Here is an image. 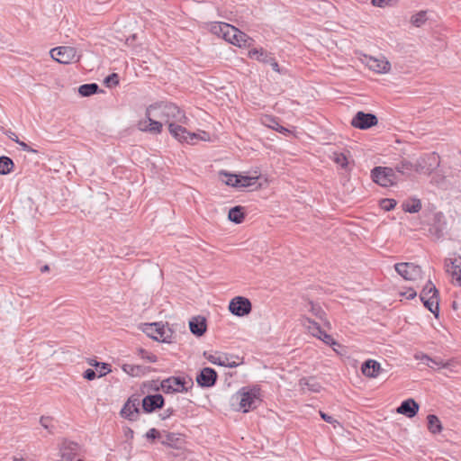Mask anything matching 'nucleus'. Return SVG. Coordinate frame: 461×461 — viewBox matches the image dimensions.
I'll return each instance as SVG.
<instances>
[{
    "label": "nucleus",
    "mask_w": 461,
    "mask_h": 461,
    "mask_svg": "<svg viewBox=\"0 0 461 461\" xmlns=\"http://www.w3.org/2000/svg\"><path fill=\"white\" fill-rule=\"evenodd\" d=\"M172 121L188 122L189 119L185 112L174 103L158 101L147 106L145 117L138 121L137 128L140 131L160 134L163 131V122L168 126Z\"/></svg>",
    "instance_id": "nucleus-1"
},
{
    "label": "nucleus",
    "mask_w": 461,
    "mask_h": 461,
    "mask_svg": "<svg viewBox=\"0 0 461 461\" xmlns=\"http://www.w3.org/2000/svg\"><path fill=\"white\" fill-rule=\"evenodd\" d=\"M204 28L212 34L238 48H250L254 40L237 27L223 22H208Z\"/></svg>",
    "instance_id": "nucleus-2"
},
{
    "label": "nucleus",
    "mask_w": 461,
    "mask_h": 461,
    "mask_svg": "<svg viewBox=\"0 0 461 461\" xmlns=\"http://www.w3.org/2000/svg\"><path fill=\"white\" fill-rule=\"evenodd\" d=\"M261 390L258 385L241 387L231 397V405L235 411L247 413L261 402Z\"/></svg>",
    "instance_id": "nucleus-3"
},
{
    "label": "nucleus",
    "mask_w": 461,
    "mask_h": 461,
    "mask_svg": "<svg viewBox=\"0 0 461 461\" xmlns=\"http://www.w3.org/2000/svg\"><path fill=\"white\" fill-rule=\"evenodd\" d=\"M220 180L226 185L236 189L254 188L260 189L261 184L258 183L260 173L258 170L252 172L251 175L245 173L231 174L226 171L219 172Z\"/></svg>",
    "instance_id": "nucleus-4"
},
{
    "label": "nucleus",
    "mask_w": 461,
    "mask_h": 461,
    "mask_svg": "<svg viewBox=\"0 0 461 461\" xmlns=\"http://www.w3.org/2000/svg\"><path fill=\"white\" fill-rule=\"evenodd\" d=\"M142 330L157 341L170 343L174 339L173 330L168 324H163L162 322L146 323Z\"/></svg>",
    "instance_id": "nucleus-5"
},
{
    "label": "nucleus",
    "mask_w": 461,
    "mask_h": 461,
    "mask_svg": "<svg viewBox=\"0 0 461 461\" xmlns=\"http://www.w3.org/2000/svg\"><path fill=\"white\" fill-rule=\"evenodd\" d=\"M420 300L424 306L438 318L439 312V295L432 282L429 281L424 286L420 293Z\"/></svg>",
    "instance_id": "nucleus-6"
},
{
    "label": "nucleus",
    "mask_w": 461,
    "mask_h": 461,
    "mask_svg": "<svg viewBox=\"0 0 461 461\" xmlns=\"http://www.w3.org/2000/svg\"><path fill=\"white\" fill-rule=\"evenodd\" d=\"M50 57L60 64H72L78 62L82 57L81 53L72 46H59L50 51Z\"/></svg>",
    "instance_id": "nucleus-7"
},
{
    "label": "nucleus",
    "mask_w": 461,
    "mask_h": 461,
    "mask_svg": "<svg viewBox=\"0 0 461 461\" xmlns=\"http://www.w3.org/2000/svg\"><path fill=\"white\" fill-rule=\"evenodd\" d=\"M371 178L375 183L383 187L395 185L398 182L395 170L388 167H375L373 168Z\"/></svg>",
    "instance_id": "nucleus-8"
},
{
    "label": "nucleus",
    "mask_w": 461,
    "mask_h": 461,
    "mask_svg": "<svg viewBox=\"0 0 461 461\" xmlns=\"http://www.w3.org/2000/svg\"><path fill=\"white\" fill-rule=\"evenodd\" d=\"M361 61L369 70L376 74H388L392 68L391 63L384 56L374 57L364 55Z\"/></svg>",
    "instance_id": "nucleus-9"
},
{
    "label": "nucleus",
    "mask_w": 461,
    "mask_h": 461,
    "mask_svg": "<svg viewBox=\"0 0 461 461\" xmlns=\"http://www.w3.org/2000/svg\"><path fill=\"white\" fill-rule=\"evenodd\" d=\"M394 269L406 281L415 282L422 277L421 267L411 262L396 263Z\"/></svg>",
    "instance_id": "nucleus-10"
},
{
    "label": "nucleus",
    "mask_w": 461,
    "mask_h": 461,
    "mask_svg": "<svg viewBox=\"0 0 461 461\" xmlns=\"http://www.w3.org/2000/svg\"><path fill=\"white\" fill-rule=\"evenodd\" d=\"M445 270L453 285L461 286V256L453 254L445 259Z\"/></svg>",
    "instance_id": "nucleus-11"
},
{
    "label": "nucleus",
    "mask_w": 461,
    "mask_h": 461,
    "mask_svg": "<svg viewBox=\"0 0 461 461\" xmlns=\"http://www.w3.org/2000/svg\"><path fill=\"white\" fill-rule=\"evenodd\" d=\"M229 311L235 316L244 317L249 315L252 310L250 301L243 296H236L230 301Z\"/></svg>",
    "instance_id": "nucleus-12"
},
{
    "label": "nucleus",
    "mask_w": 461,
    "mask_h": 461,
    "mask_svg": "<svg viewBox=\"0 0 461 461\" xmlns=\"http://www.w3.org/2000/svg\"><path fill=\"white\" fill-rule=\"evenodd\" d=\"M423 163L424 158L418 159L415 163L404 159L397 164L395 170L398 173L406 176L411 175L412 172L429 175V169H424Z\"/></svg>",
    "instance_id": "nucleus-13"
},
{
    "label": "nucleus",
    "mask_w": 461,
    "mask_h": 461,
    "mask_svg": "<svg viewBox=\"0 0 461 461\" xmlns=\"http://www.w3.org/2000/svg\"><path fill=\"white\" fill-rule=\"evenodd\" d=\"M187 123L180 121H172L167 126L171 136L181 143L189 144L190 142L192 132L185 127Z\"/></svg>",
    "instance_id": "nucleus-14"
},
{
    "label": "nucleus",
    "mask_w": 461,
    "mask_h": 461,
    "mask_svg": "<svg viewBox=\"0 0 461 461\" xmlns=\"http://www.w3.org/2000/svg\"><path fill=\"white\" fill-rule=\"evenodd\" d=\"M140 400L136 395H131L123 404L120 414L122 418L131 421L137 420L140 415Z\"/></svg>",
    "instance_id": "nucleus-15"
},
{
    "label": "nucleus",
    "mask_w": 461,
    "mask_h": 461,
    "mask_svg": "<svg viewBox=\"0 0 461 461\" xmlns=\"http://www.w3.org/2000/svg\"><path fill=\"white\" fill-rule=\"evenodd\" d=\"M378 123L375 114L357 112L351 120V125L356 129L366 130Z\"/></svg>",
    "instance_id": "nucleus-16"
},
{
    "label": "nucleus",
    "mask_w": 461,
    "mask_h": 461,
    "mask_svg": "<svg viewBox=\"0 0 461 461\" xmlns=\"http://www.w3.org/2000/svg\"><path fill=\"white\" fill-rule=\"evenodd\" d=\"M59 461H82L77 456V444L68 440L62 441L59 445Z\"/></svg>",
    "instance_id": "nucleus-17"
},
{
    "label": "nucleus",
    "mask_w": 461,
    "mask_h": 461,
    "mask_svg": "<svg viewBox=\"0 0 461 461\" xmlns=\"http://www.w3.org/2000/svg\"><path fill=\"white\" fill-rule=\"evenodd\" d=\"M160 387L166 393H185L187 391L185 379L175 376L163 380Z\"/></svg>",
    "instance_id": "nucleus-18"
},
{
    "label": "nucleus",
    "mask_w": 461,
    "mask_h": 461,
    "mask_svg": "<svg viewBox=\"0 0 461 461\" xmlns=\"http://www.w3.org/2000/svg\"><path fill=\"white\" fill-rule=\"evenodd\" d=\"M383 368L379 362L375 359H367L361 366L363 375L368 378H377L382 373Z\"/></svg>",
    "instance_id": "nucleus-19"
},
{
    "label": "nucleus",
    "mask_w": 461,
    "mask_h": 461,
    "mask_svg": "<svg viewBox=\"0 0 461 461\" xmlns=\"http://www.w3.org/2000/svg\"><path fill=\"white\" fill-rule=\"evenodd\" d=\"M164 406V397L161 394L147 395L142 400V409L145 412H152Z\"/></svg>",
    "instance_id": "nucleus-20"
},
{
    "label": "nucleus",
    "mask_w": 461,
    "mask_h": 461,
    "mask_svg": "<svg viewBox=\"0 0 461 461\" xmlns=\"http://www.w3.org/2000/svg\"><path fill=\"white\" fill-rule=\"evenodd\" d=\"M203 356L210 363L214 365L229 367H234L239 365L238 362L230 361L229 357L225 354L218 352H204Z\"/></svg>",
    "instance_id": "nucleus-21"
},
{
    "label": "nucleus",
    "mask_w": 461,
    "mask_h": 461,
    "mask_svg": "<svg viewBox=\"0 0 461 461\" xmlns=\"http://www.w3.org/2000/svg\"><path fill=\"white\" fill-rule=\"evenodd\" d=\"M217 379V373L210 367H204L196 377L198 384L203 387L212 386Z\"/></svg>",
    "instance_id": "nucleus-22"
},
{
    "label": "nucleus",
    "mask_w": 461,
    "mask_h": 461,
    "mask_svg": "<svg viewBox=\"0 0 461 461\" xmlns=\"http://www.w3.org/2000/svg\"><path fill=\"white\" fill-rule=\"evenodd\" d=\"M419 409V403L415 400L410 398L403 401L396 409V411L397 413L405 415L408 418H413L418 413Z\"/></svg>",
    "instance_id": "nucleus-23"
},
{
    "label": "nucleus",
    "mask_w": 461,
    "mask_h": 461,
    "mask_svg": "<svg viewBox=\"0 0 461 461\" xmlns=\"http://www.w3.org/2000/svg\"><path fill=\"white\" fill-rule=\"evenodd\" d=\"M189 329L195 336H203L207 330L206 319L201 315L193 317L189 321Z\"/></svg>",
    "instance_id": "nucleus-24"
},
{
    "label": "nucleus",
    "mask_w": 461,
    "mask_h": 461,
    "mask_svg": "<svg viewBox=\"0 0 461 461\" xmlns=\"http://www.w3.org/2000/svg\"><path fill=\"white\" fill-rule=\"evenodd\" d=\"M162 444L175 449H181L185 444V436L180 433L167 432Z\"/></svg>",
    "instance_id": "nucleus-25"
},
{
    "label": "nucleus",
    "mask_w": 461,
    "mask_h": 461,
    "mask_svg": "<svg viewBox=\"0 0 461 461\" xmlns=\"http://www.w3.org/2000/svg\"><path fill=\"white\" fill-rule=\"evenodd\" d=\"M260 122L263 125L273 129L276 131L277 132L283 133V134H289L290 131L284 126L280 125L276 119L271 115H262L260 117Z\"/></svg>",
    "instance_id": "nucleus-26"
},
{
    "label": "nucleus",
    "mask_w": 461,
    "mask_h": 461,
    "mask_svg": "<svg viewBox=\"0 0 461 461\" xmlns=\"http://www.w3.org/2000/svg\"><path fill=\"white\" fill-rule=\"evenodd\" d=\"M269 53L263 48H251L248 52V57L262 63L268 62Z\"/></svg>",
    "instance_id": "nucleus-27"
},
{
    "label": "nucleus",
    "mask_w": 461,
    "mask_h": 461,
    "mask_svg": "<svg viewBox=\"0 0 461 461\" xmlns=\"http://www.w3.org/2000/svg\"><path fill=\"white\" fill-rule=\"evenodd\" d=\"M428 429L431 434H439L443 430L440 420L434 414L427 416Z\"/></svg>",
    "instance_id": "nucleus-28"
},
{
    "label": "nucleus",
    "mask_w": 461,
    "mask_h": 461,
    "mask_svg": "<svg viewBox=\"0 0 461 461\" xmlns=\"http://www.w3.org/2000/svg\"><path fill=\"white\" fill-rule=\"evenodd\" d=\"M228 219L237 224L241 223L245 219V209L242 206H235L229 211Z\"/></svg>",
    "instance_id": "nucleus-29"
},
{
    "label": "nucleus",
    "mask_w": 461,
    "mask_h": 461,
    "mask_svg": "<svg viewBox=\"0 0 461 461\" xmlns=\"http://www.w3.org/2000/svg\"><path fill=\"white\" fill-rule=\"evenodd\" d=\"M300 322L312 336L319 335L321 333V328L320 325L310 318L303 316L300 319Z\"/></svg>",
    "instance_id": "nucleus-30"
},
{
    "label": "nucleus",
    "mask_w": 461,
    "mask_h": 461,
    "mask_svg": "<svg viewBox=\"0 0 461 461\" xmlns=\"http://www.w3.org/2000/svg\"><path fill=\"white\" fill-rule=\"evenodd\" d=\"M189 145H195L199 141L211 142L212 138L211 134L205 131L199 130L197 132H192Z\"/></svg>",
    "instance_id": "nucleus-31"
},
{
    "label": "nucleus",
    "mask_w": 461,
    "mask_h": 461,
    "mask_svg": "<svg viewBox=\"0 0 461 461\" xmlns=\"http://www.w3.org/2000/svg\"><path fill=\"white\" fill-rule=\"evenodd\" d=\"M402 209L407 212H418L421 209V202L417 198L408 199L402 203Z\"/></svg>",
    "instance_id": "nucleus-32"
},
{
    "label": "nucleus",
    "mask_w": 461,
    "mask_h": 461,
    "mask_svg": "<svg viewBox=\"0 0 461 461\" xmlns=\"http://www.w3.org/2000/svg\"><path fill=\"white\" fill-rule=\"evenodd\" d=\"M122 369L124 373L131 376H140L144 374L143 367L138 365L123 364Z\"/></svg>",
    "instance_id": "nucleus-33"
},
{
    "label": "nucleus",
    "mask_w": 461,
    "mask_h": 461,
    "mask_svg": "<svg viewBox=\"0 0 461 461\" xmlns=\"http://www.w3.org/2000/svg\"><path fill=\"white\" fill-rule=\"evenodd\" d=\"M14 163L5 156L0 157V175H7L13 171Z\"/></svg>",
    "instance_id": "nucleus-34"
},
{
    "label": "nucleus",
    "mask_w": 461,
    "mask_h": 461,
    "mask_svg": "<svg viewBox=\"0 0 461 461\" xmlns=\"http://www.w3.org/2000/svg\"><path fill=\"white\" fill-rule=\"evenodd\" d=\"M427 20H428L427 12L420 11L411 15L410 22L413 26L420 27L423 24H425Z\"/></svg>",
    "instance_id": "nucleus-35"
},
{
    "label": "nucleus",
    "mask_w": 461,
    "mask_h": 461,
    "mask_svg": "<svg viewBox=\"0 0 461 461\" xmlns=\"http://www.w3.org/2000/svg\"><path fill=\"white\" fill-rule=\"evenodd\" d=\"M334 163L342 168H347L348 165V156L342 152H334L331 156Z\"/></svg>",
    "instance_id": "nucleus-36"
},
{
    "label": "nucleus",
    "mask_w": 461,
    "mask_h": 461,
    "mask_svg": "<svg viewBox=\"0 0 461 461\" xmlns=\"http://www.w3.org/2000/svg\"><path fill=\"white\" fill-rule=\"evenodd\" d=\"M97 90H98V86L95 83L82 85L78 88V92L82 96H89L91 95H94L97 92Z\"/></svg>",
    "instance_id": "nucleus-37"
},
{
    "label": "nucleus",
    "mask_w": 461,
    "mask_h": 461,
    "mask_svg": "<svg viewBox=\"0 0 461 461\" xmlns=\"http://www.w3.org/2000/svg\"><path fill=\"white\" fill-rule=\"evenodd\" d=\"M314 337L318 338L319 339L323 341L325 344L333 347V349L335 351L337 350L335 348V346H339V343L337 341H335L334 339L330 335L327 334L322 330H321V333L319 335H315Z\"/></svg>",
    "instance_id": "nucleus-38"
},
{
    "label": "nucleus",
    "mask_w": 461,
    "mask_h": 461,
    "mask_svg": "<svg viewBox=\"0 0 461 461\" xmlns=\"http://www.w3.org/2000/svg\"><path fill=\"white\" fill-rule=\"evenodd\" d=\"M396 204L397 203L394 199L385 198L380 201V207L385 212L394 209Z\"/></svg>",
    "instance_id": "nucleus-39"
},
{
    "label": "nucleus",
    "mask_w": 461,
    "mask_h": 461,
    "mask_svg": "<svg viewBox=\"0 0 461 461\" xmlns=\"http://www.w3.org/2000/svg\"><path fill=\"white\" fill-rule=\"evenodd\" d=\"M399 295L401 297L411 300V299H414L417 296V292L415 289L409 287V288H406L404 291H401L399 293Z\"/></svg>",
    "instance_id": "nucleus-40"
},
{
    "label": "nucleus",
    "mask_w": 461,
    "mask_h": 461,
    "mask_svg": "<svg viewBox=\"0 0 461 461\" xmlns=\"http://www.w3.org/2000/svg\"><path fill=\"white\" fill-rule=\"evenodd\" d=\"M140 356L141 359L146 360L149 363H155L158 360V357H156V355L149 353L148 351H145V350H141L140 353Z\"/></svg>",
    "instance_id": "nucleus-41"
},
{
    "label": "nucleus",
    "mask_w": 461,
    "mask_h": 461,
    "mask_svg": "<svg viewBox=\"0 0 461 461\" xmlns=\"http://www.w3.org/2000/svg\"><path fill=\"white\" fill-rule=\"evenodd\" d=\"M307 311L311 312L312 315L321 319L323 312L321 310L320 307L314 305L313 303H310L307 306Z\"/></svg>",
    "instance_id": "nucleus-42"
},
{
    "label": "nucleus",
    "mask_w": 461,
    "mask_h": 461,
    "mask_svg": "<svg viewBox=\"0 0 461 461\" xmlns=\"http://www.w3.org/2000/svg\"><path fill=\"white\" fill-rule=\"evenodd\" d=\"M97 371L99 372V377L104 376L107 374L112 372L111 366L109 364L106 363H100V366L97 368Z\"/></svg>",
    "instance_id": "nucleus-43"
},
{
    "label": "nucleus",
    "mask_w": 461,
    "mask_h": 461,
    "mask_svg": "<svg viewBox=\"0 0 461 461\" xmlns=\"http://www.w3.org/2000/svg\"><path fill=\"white\" fill-rule=\"evenodd\" d=\"M40 424L46 429H50L52 425V418L49 416H42L40 419Z\"/></svg>",
    "instance_id": "nucleus-44"
},
{
    "label": "nucleus",
    "mask_w": 461,
    "mask_h": 461,
    "mask_svg": "<svg viewBox=\"0 0 461 461\" xmlns=\"http://www.w3.org/2000/svg\"><path fill=\"white\" fill-rule=\"evenodd\" d=\"M145 437L147 439L153 440L158 438L160 437V433L157 429L152 428L147 431Z\"/></svg>",
    "instance_id": "nucleus-45"
},
{
    "label": "nucleus",
    "mask_w": 461,
    "mask_h": 461,
    "mask_svg": "<svg viewBox=\"0 0 461 461\" xmlns=\"http://www.w3.org/2000/svg\"><path fill=\"white\" fill-rule=\"evenodd\" d=\"M83 377L88 381H92L96 377V374L93 369H86L83 374Z\"/></svg>",
    "instance_id": "nucleus-46"
},
{
    "label": "nucleus",
    "mask_w": 461,
    "mask_h": 461,
    "mask_svg": "<svg viewBox=\"0 0 461 461\" xmlns=\"http://www.w3.org/2000/svg\"><path fill=\"white\" fill-rule=\"evenodd\" d=\"M270 64V66L272 67L273 70H275L276 72H280V68H279V65L277 63V61L273 58L271 57V55H269L268 57V62Z\"/></svg>",
    "instance_id": "nucleus-47"
},
{
    "label": "nucleus",
    "mask_w": 461,
    "mask_h": 461,
    "mask_svg": "<svg viewBox=\"0 0 461 461\" xmlns=\"http://www.w3.org/2000/svg\"><path fill=\"white\" fill-rule=\"evenodd\" d=\"M14 141L16 143H18L20 145V147L22 148L23 150L24 151H27V152H33L35 153L36 150L32 149V148H30L25 142L23 141H21L19 140H14Z\"/></svg>",
    "instance_id": "nucleus-48"
},
{
    "label": "nucleus",
    "mask_w": 461,
    "mask_h": 461,
    "mask_svg": "<svg viewBox=\"0 0 461 461\" xmlns=\"http://www.w3.org/2000/svg\"><path fill=\"white\" fill-rule=\"evenodd\" d=\"M372 4L375 6L384 7L388 5L389 0H372Z\"/></svg>",
    "instance_id": "nucleus-49"
},
{
    "label": "nucleus",
    "mask_w": 461,
    "mask_h": 461,
    "mask_svg": "<svg viewBox=\"0 0 461 461\" xmlns=\"http://www.w3.org/2000/svg\"><path fill=\"white\" fill-rule=\"evenodd\" d=\"M320 415H321V419L324 420L328 423H331L332 424V423L336 422V420L333 419V417L324 413L321 411H320Z\"/></svg>",
    "instance_id": "nucleus-50"
},
{
    "label": "nucleus",
    "mask_w": 461,
    "mask_h": 461,
    "mask_svg": "<svg viewBox=\"0 0 461 461\" xmlns=\"http://www.w3.org/2000/svg\"><path fill=\"white\" fill-rule=\"evenodd\" d=\"M454 364H455L454 362H446V363H441L440 366L442 368H449V367L454 366H455Z\"/></svg>",
    "instance_id": "nucleus-51"
},
{
    "label": "nucleus",
    "mask_w": 461,
    "mask_h": 461,
    "mask_svg": "<svg viewBox=\"0 0 461 461\" xmlns=\"http://www.w3.org/2000/svg\"><path fill=\"white\" fill-rule=\"evenodd\" d=\"M88 364L91 366H95L96 368H98V366H100V363L97 362L95 359H89L88 360Z\"/></svg>",
    "instance_id": "nucleus-52"
},
{
    "label": "nucleus",
    "mask_w": 461,
    "mask_h": 461,
    "mask_svg": "<svg viewBox=\"0 0 461 461\" xmlns=\"http://www.w3.org/2000/svg\"><path fill=\"white\" fill-rule=\"evenodd\" d=\"M14 461H24V459L23 457H21V458L14 457Z\"/></svg>",
    "instance_id": "nucleus-53"
},
{
    "label": "nucleus",
    "mask_w": 461,
    "mask_h": 461,
    "mask_svg": "<svg viewBox=\"0 0 461 461\" xmlns=\"http://www.w3.org/2000/svg\"><path fill=\"white\" fill-rule=\"evenodd\" d=\"M49 270V267L48 266H44L43 268L41 269V271H48Z\"/></svg>",
    "instance_id": "nucleus-54"
},
{
    "label": "nucleus",
    "mask_w": 461,
    "mask_h": 461,
    "mask_svg": "<svg viewBox=\"0 0 461 461\" xmlns=\"http://www.w3.org/2000/svg\"><path fill=\"white\" fill-rule=\"evenodd\" d=\"M14 137H12V138H11L14 141V140H18V137H17L15 134H14Z\"/></svg>",
    "instance_id": "nucleus-55"
}]
</instances>
